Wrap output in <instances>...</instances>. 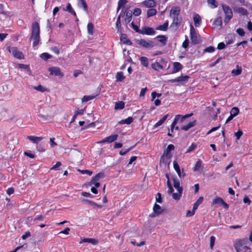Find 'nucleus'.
<instances>
[{
  "mask_svg": "<svg viewBox=\"0 0 252 252\" xmlns=\"http://www.w3.org/2000/svg\"><path fill=\"white\" fill-rule=\"evenodd\" d=\"M31 39L33 40L32 46L35 47L37 46L40 41V27L38 23L36 22H34L32 26V34Z\"/></svg>",
  "mask_w": 252,
  "mask_h": 252,
  "instance_id": "nucleus-1",
  "label": "nucleus"
},
{
  "mask_svg": "<svg viewBox=\"0 0 252 252\" xmlns=\"http://www.w3.org/2000/svg\"><path fill=\"white\" fill-rule=\"evenodd\" d=\"M190 36L191 43L193 44H197L201 42L202 40L200 35L197 34L193 26H190Z\"/></svg>",
  "mask_w": 252,
  "mask_h": 252,
  "instance_id": "nucleus-2",
  "label": "nucleus"
},
{
  "mask_svg": "<svg viewBox=\"0 0 252 252\" xmlns=\"http://www.w3.org/2000/svg\"><path fill=\"white\" fill-rule=\"evenodd\" d=\"M222 7L225 16L224 19V22L225 24H227L229 22L230 20L232 18V11L230 7L226 4H223L222 5Z\"/></svg>",
  "mask_w": 252,
  "mask_h": 252,
  "instance_id": "nucleus-3",
  "label": "nucleus"
},
{
  "mask_svg": "<svg viewBox=\"0 0 252 252\" xmlns=\"http://www.w3.org/2000/svg\"><path fill=\"white\" fill-rule=\"evenodd\" d=\"M7 50L10 53H11L13 56L18 59H23L24 56L23 53L18 50V48L16 47L10 46L7 47Z\"/></svg>",
  "mask_w": 252,
  "mask_h": 252,
  "instance_id": "nucleus-4",
  "label": "nucleus"
},
{
  "mask_svg": "<svg viewBox=\"0 0 252 252\" xmlns=\"http://www.w3.org/2000/svg\"><path fill=\"white\" fill-rule=\"evenodd\" d=\"M135 41L138 45L145 48H152L156 45L154 42L152 40L147 41L144 39H140Z\"/></svg>",
  "mask_w": 252,
  "mask_h": 252,
  "instance_id": "nucleus-5",
  "label": "nucleus"
},
{
  "mask_svg": "<svg viewBox=\"0 0 252 252\" xmlns=\"http://www.w3.org/2000/svg\"><path fill=\"white\" fill-rule=\"evenodd\" d=\"M49 71L50 72V74L52 75L58 76L60 78H62L64 74L61 72V69L58 67H51L48 69Z\"/></svg>",
  "mask_w": 252,
  "mask_h": 252,
  "instance_id": "nucleus-6",
  "label": "nucleus"
},
{
  "mask_svg": "<svg viewBox=\"0 0 252 252\" xmlns=\"http://www.w3.org/2000/svg\"><path fill=\"white\" fill-rule=\"evenodd\" d=\"M163 210L158 204L155 203L153 207V213L150 215V217L154 218L162 214Z\"/></svg>",
  "mask_w": 252,
  "mask_h": 252,
  "instance_id": "nucleus-7",
  "label": "nucleus"
},
{
  "mask_svg": "<svg viewBox=\"0 0 252 252\" xmlns=\"http://www.w3.org/2000/svg\"><path fill=\"white\" fill-rule=\"evenodd\" d=\"M155 33L156 32L153 28L145 26L142 27L140 34L146 35H154Z\"/></svg>",
  "mask_w": 252,
  "mask_h": 252,
  "instance_id": "nucleus-8",
  "label": "nucleus"
},
{
  "mask_svg": "<svg viewBox=\"0 0 252 252\" xmlns=\"http://www.w3.org/2000/svg\"><path fill=\"white\" fill-rule=\"evenodd\" d=\"M213 204H221L223 207L228 209L229 208V205L227 204L226 202L224 201V200L220 197H217L215 198L212 202Z\"/></svg>",
  "mask_w": 252,
  "mask_h": 252,
  "instance_id": "nucleus-9",
  "label": "nucleus"
},
{
  "mask_svg": "<svg viewBox=\"0 0 252 252\" xmlns=\"http://www.w3.org/2000/svg\"><path fill=\"white\" fill-rule=\"evenodd\" d=\"M173 22L171 24V27H175L176 30L180 25L182 18L180 16H176L173 17Z\"/></svg>",
  "mask_w": 252,
  "mask_h": 252,
  "instance_id": "nucleus-10",
  "label": "nucleus"
},
{
  "mask_svg": "<svg viewBox=\"0 0 252 252\" xmlns=\"http://www.w3.org/2000/svg\"><path fill=\"white\" fill-rule=\"evenodd\" d=\"M126 11V9H123L119 15V16L117 18V21H116V28L117 29L118 32H121V17L124 16L125 12Z\"/></svg>",
  "mask_w": 252,
  "mask_h": 252,
  "instance_id": "nucleus-11",
  "label": "nucleus"
},
{
  "mask_svg": "<svg viewBox=\"0 0 252 252\" xmlns=\"http://www.w3.org/2000/svg\"><path fill=\"white\" fill-rule=\"evenodd\" d=\"M242 241L237 240L234 244V247L237 252H242L245 246L242 243Z\"/></svg>",
  "mask_w": 252,
  "mask_h": 252,
  "instance_id": "nucleus-12",
  "label": "nucleus"
},
{
  "mask_svg": "<svg viewBox=\"0 0 252 252\" xmlns=\"http://www.w3.org/2000/svg\"><path fill=\"white\" fill-rule=\"evenodd\" d=\"M189 78L188 75L181 76L176 78L171 79L169 81L171 83L187 82Z\"/></svg>",
  "mask_w": 252,
  "mask_h": 252,
  "instance_id": "nucleus-13",
  "label": "nucleus"
},
{
  "mask_svg": "<svg viewBox=\"0 0 252 252\" xmlns=\"http://www.w3.org/2000/svg\"><path fill=\"white\" fill-rule=\"evenodd\" d=\"M158 39V42H160L162 46H165L167 41V37L163 35H159L154 38V39Z\"/></svg>",
  "mask_w": 252,
  "mask_h": 252,
  "instance_id": "nucleus-14",
  "label": "nucleus"
},
{
  "mask_svg": "<svg viewBox=\"0 0 252 252\" xmlns=\"http://www.w3.org/2000/svg\"><path fill=\"white\" fill-rule=\"evenodd\" d=\"M27 138L31 141L33 143L37 144L43 138L42 137H37L32 135L27 136Z\"/></svg>",
  "mask_w": 252,
  "mask_h": 252,
  "instance_id": "nucleus-15",
  "label": "nucleus"
},
{
  "mask_svg": "<svg viewBox=\"0 0 252 252\" xmlns=\"http://www.w3.org/2000/svg\"><path fill=\"white\" fill-rule=\"evenodd\" d=\"M142 4L146 7H153L156 5V2L154 0H145Z\"/></svg>",
  "mask_w": 252,
  "mask_h": 252,
  "instance_id": "nucleus-16",
  "label": "nucleus"
},
{
  "mask_svg": "<svg viewBox=\"0 0 252 252\" xmlns=\"http://www.w3.org/2000/svg\"><path fill=\"white\" fill-rule=\"evenodd\" d=\"M173 180L174 188L177 189L178 192L182 193L183 188L182 187L180 186L179 181L176 178H173Z\"/></svg>",
  "mask_w": 252,
  "mask_h": 252,
  "instance_id": "nucleus-17",
  "label": "nucleus"
},
{
  "mask_svg": "<svg viewBox=\"0 0 252 252\" xmlns=\"http://www.w3.org/2000/svg\"><path fill=\"white\" fill-rule=\"evenodd\" d=\"M193 21L195 27L200 26L201 23V18L198 14H194L193 16Z\"/></svg>",
  "mask_w": 252,
  "mask_h": 252,
  "instance_id": "nucleus-18",
  "label": "nucleus"
},
{
  "mask_svg": "<svg viewBox=\"0 0 252 252\" xmlns=\"http://www.w3.org/2000/svg\"><path fill=\"white\" fill-rule=\"evenodd\" d=\"M121 41L124 44L127 45H131L132 44L131 41L127 38V36L126 34L123 33L121 34L120 37Z\"/></svg>",
  "mask_w": 252,
  "mask_h": 252,
  "instance_id": "nucleus-19",
  "label": "nucleus"
},
{
  "mask_svg": "<svg viewBox=\"0 0 252 252\" xmlns=\"http://www.w3.org/2000/svg\"><path fill=\"white\" fill-rule=\"evenodd\" d=\"M169 117V114H166L160 120L156 123V124L154 125V127L157 128L161 126Z\"/></svg>",
  "mask_w": 252,
  "mask_h": 252,
  "instance_id": "nucleus-20",
  "label": "nucleus"
},
{
  "mask_svg": "<svg viewBox=\"0 0 252 252\" xmlns=\"http://www.w3.org/2000/svg\"><path fill=\"white\" fill-rule=\"evenodd\" d=\"M182 68V64L178 62H175L173 63V73H176L180 71Z\"/></svg>",
  "mask_w": 252,
  "mask_h": 252,
  "instance_id": "nucleus-21",
  "label": "nucleus"
},
{
  "mask_svg": "<svg viewBox=\"0 0 252 252\" xmlns=\"http://www.w3.org/2000/svg\"><path fill=\"white\" fill-rule=\"evenodd\" d=\"M82 202L84 203H87L91 206H96L99 208H101L102 207V206L100 205H98L97 203L94 202L93 201L87 199H83L82 200Z\"/></svg>",
  "mask_w": 252,
  "mask_h": 252,
  "instance_id": "nucleus-22",
  "label": "nucleus"
},
{
  "mask_svg": "<svg viewBox=\"0 0 252 252\" xmlns=\"http://www.w3.org/2000/svg\"><path fill=\"white\" fill-rule=\"evenodd\" d=\"M126 18L125 22L126 24L129 23L132 19V12L131 11H126Z\"/></svg>",
  "mask_w": 252,
  "mask_h": 252,
  "instance_id": "nucleus-23",
  "label": "nucleus"
},
{
  "mask_svg": "<svg viewBox=\"0 0 252 252\" xmlns=\"http://www.w3.org/2000/svg\"><path fill=\"white\" fill-rule=\"evenodd\" d=\"M173 167H174L175 170L178 174L179 177L181 178V172L180 166L178 165V163L176 161L174 160L173 162Z\"/></svg>",
  "mask_w": 252,
  "mask_h": 252,
  "instance_id": "nucleus-24",
  "label": "nucleus"
},
{
  "mask_svg": "<svg viewBox=\"0 0 252 252\" xmlns=\"http://www.w3.org/2000/svg\"><path fill=\"white\" fill-rule=\"evenodd\" d=\"M89 243L94 245H95L97 243V241L94 238H84L80 242V243Z\"/></svg>",
  "mask_w": 252,
  "mask_h": 252,
  "instance_id": "nucleus-25",
  "label": "nucleus"
},
{
  "mask_svg": "<svg viewBox=\"0 0 252 252\" xmlns=\"http://www.w3.org/2000/svg\"><path fill=\"white\" fill-rule=\"evenodd\" d=\"M78 5L80 7H83L85 11H88V6L85 0H78Z\"/></svg>",
  "mask_w": 252,
  "mask_h": 252,
  "instance_id": "nucleus-26",
  "label": "nucleus"
},
{
  "mask_svg": "<svg viewBox=\"0 0 252 252\" xmlns=\"http://www.w3.org/2000/svg\"><path fill=\"white\" fill-rule=\"evenodd\" d=\"M133 119L132 117H129L125 120H121V121H120L119 122V124L120 125H123L125 124H126L127 125H129L133 122Z\"/></svg>",
  "mask_w": 252,
  "mask_h": 252,
  "instance_id": "nucleus-27",
  "label": "nucleus"
},
{
  "mask_svg": "<svg viewBox=\"0 0 252 252\" xmlns=\"http://www.w3.org/2000/svg\"><path fill=\"white\" fill-rule=\"evenodd\" d=\"M203 201V197L202 196L199 197V198L194 203L193 206V210H196L198 208V206L202 203Z\"/></svg>",
  "mask_w": 252,
  "mask_h": 252,
  "instance_id": "nucleus-28",
  "label": "nucleus"
},
{
  "mask_svg": "<svg viewBox=\"0 0 252 252\" xmlns=\"http://www.w3.org/2000/svg\"><path fill=\"white\" fill-rule=\"evenodd\" d=\"M97 94L96 95H84L82 98V102H87L89 100L94 99Z\"/></svg>",
  "mask_w": 252,
  "mask_h": 252,
  "instance_id": "nucleus-29",
  "label": "nucleus"
},
{
  "mask_svg": "<svg viewBox=\"0 0 252 252\" xmlns=\"http://www.w3.org/2000/svg\"><path fill=\"white\" fill-rule=\"evenodd\" d=\"M125 107V102L123 101H120L118 102H116L115 106V109H123Z\"/></svg>",
  "mask_w": 252,
  "mask_h": 252,
  "instance_id": "nucleus-30",
  "label": "nucleus"
},
{
  "mask_svg": "<svg viewBox=\"0 0 252 252\" xmlns=\"http://www.w3.org/2000/svg\"><path fill=\"white\" fill-rule=\"evenodd\" d=\"M118 137V134H113L106 137V140L107 141V143H110L115 141L117 139Z\"/></svg>",
  "mask_w": 252,
  "mask_h": 252,
  "instance_id": "nucleus-31",
  "label": "nucleus"
},
{
  "mask_svg": "<svg viewBox=\"0 0 252 252\" xmlns=\"http://www.w3.org/2000/svg\"><path fill=\"white\" fill-rule=\"evenodd\" d=\"M116 81L121 82L125 79V77L124 76L123 72L119 71V72H117V73L116 74Z\"/></svg>",
  "mask_w": 252,
  "mask_h": 252,
  "instance_id": "nucleus-32",
  "label": "nucleus"
},
{
  "mask_svg": "<svg viewBox=\"0 0 252 252\" xmlns=\"http://www.w3.org/2000/svg\"><path fill=\"white\" fill-rule=\"evenodd\" d=\"M168 22H166L163 25H159L158 26L156 30H160L162 31H166L168 29Z\"/></svg>",
  "mask_w": 252,
  "mask_h": 252,
  "instance_id": "nucleus-33",
  "label": "nucleus"
},
{
  "mask_svg": "<svg viewBox=\"0 0 252 252\" xmlns=\"http://www.w3.org/2000/svg\"><path fill=\"white\" fill-rule=\"evenodd\" d=\"M195 122H190L187 125L182 127L181 129L184 130H188L194 126Z\"/></svg>",
  "mask_w": 252,
  "mask_h": 252,
  "instance_id": "nucleus-34",
  "label": "nucleus"
},
{
  "mask_svg": "<svg viewBox=\"0 0 252 252\" xmlns=\"http://www.w3.org/2000/svg\"><path fill=\"white\" fill-rule=\"evenodd\" d=\"M152 67L155 70H159L162 69V66L158 62H156L152 64Z\"/></svg>",
  "mask_w": 252,
  "mask_h": 252,
  "instance_id": "nucleus-35",
  "label": "nucleus"
},
{
  "mask_svg": "<svg viewBox=\"0 0 252 252\" xmlns=\"http://www.w3.org/2000/svg\"><path fill=\"white\" fill-rule=\"evenodd\" d=\"M88 32L91 35H93L94 32V27L92 23H88L87 25Z\"/></svg>",
  "mask_w": 252,
  "mask_h": 252,
  "instance_id": "nucleus-36",
  "label": "nucleus"
},
{
  "mask_svg": "<svg viewBox=\"0 0 252 252\" xmlns=\"http://www.w3.org/2000/svg\"><path fill=\"white\" fill-rule=\"evenodd\" d=\"M201 164H202L201 160L200 159L198 160L195 163V166L193 168V171H199V169H200V168L201 167Z\"/></svg>",
  "mask_w": 252,
  "mask_h": 252,
  "instance_id": "nucleus-37",
  "label": "nucleus"
},
{
  "mask_svg": "<svg viewBox=\"0 0 252 252\" xmlns=\"http://www.w3.org/2000/svg\"><path fill=\"white\" fill-rule=\"evenodd\" d=\"M65 10L67 11L69 13H71V14H73L74 16H76V13L74 11V10L72 9L70 3H68L67 4Z\"/></svg>",
  "mask_w": 252,
  "mask_h": 252,
  "instance_id": "nucleus-38",
  "label": "nucleus"
},
{
  "mask_svg": "<svg viewBox=\"0 0 252 252\" xmlns=\"http://www.w3.org/2000/svg\"><path fill=\"white\" fill-rule=\"evenodd\" d=\"M140 60L141 64L143 65L146 66V67L148 66L149 62H148V59L147 57H142L140 58Z\"/></svg>",
  "mask_w": 252,
  "mask_h": 252,
  "instance_id": "nucleus-39",
  "label": "nucleus"
},
{
  "mask_svg": "<svg viewBox=\"0 0 252 252\" xmlns=\"http://www.w3.org/2000/svg\"><path fill=\"white\" fill-rule=\"evenodd\" d=\"M207 2L212 8H216L218 6V2L216 0H208Z\"/></svg>",
  "mask_w": 252,
  "mask_h": 252,
  "instance_id": "nucleus-40",
  "label": "nucleus"
},
{
  "mask_svg": "<svg viewBox=\"0 0 252 252\" xmlns=\"http://www.w3.org/2000/svg\"><path fill=\"white\" fill-rule=\"evenodd\" d=\"M242 72V69L241 67L238 66H237V69H233L232 70L231 73L234 76H237L240 75L241 73Z\"/></svg>",
  "mask_w": 252,
  "mask_h": 252,
  "instance_id": "nucleus-41",
  "label": "nucleus"
},
{
  "mask_svg": "<svg viewBox=\"0 0 252 252\" xmlns=\"http://www.w3.org/2000/svg\"><path fill=\"white\" fill-rule=\"evenodd\" d=\"M157 13V10L155 9L150 8L147 11V17H150L151 16H154Z\"/></svg>",
  "mask_w": 252,
  "mask_h": 252,
  "instance_id": "nucleus-42",
  "label": "nucleus"
},
{
  "mask_svg": "<svg viewBox=\"0 0 252 252\" xmlns=\"http://www.w3.org/2000/svg\"><path fill=\"white\" fill-rule=\"evenodd\" d=\"M239 112V109L238 108L234 107L232 108L230 111V114L234 117L236 116Z\"/></svg>",
  "mask_w": 252,
  "mask_h": 252,
  "instance_id": "nucleus-43",
  "label": "nucleus"
},
{
  "mask_svg": "<svg viewBox=\"0 0 252 252\" xmlns=\"http://www.w3.org/2000/svg\"><path fill=\"white\" fill-rule=\"evenodd\" d=\"M41 58L45 61H47L52 57V56L47 53H43L40 55Z\"/></svg>",
  "mask_w": 252,
  "mask_h": 252,
  "instance_id": "nucleus-44",
  "label": "nucleus"
},
{
  "mask_svg": "<svg viewBox=\"0 0 252 252\" xmlns=\"http://www.w3.org/2000/svg\"><path fill=\"white\" fill-rule=\"evenodd\" d=\"M180 9L179 8H176L175 9H172L170 11V14H172L173 16H179L180 14Z\"/></svg>",
  "mask_w": 252,
  "mask_h": 252,
  "instance_id": "nucleus-45",
  "label": "nucleus"
},
{
  "mask_svg": "<svg viewBox=\"0 0 252 252\" xmlns=\"http://www.w3.org/2000/svg\"><path fill=\"white\" fill-rule=\"evenodd\" d=\"M127 2V0H119L118 1V5L117 11Z\"/></svg>",
  "mask_w": 252,
  "mask_h": 252,
  "instance_id": "nucleus-46",
  "label": "nucleus"
},
{
  "mask_svg": "<svg viewBox=\"0 0 252 252\" xmlns=\"http://www.w3.org/2000/svg\"><path fill=\"white\" fill-rule=\"evenodd\" d=\"M104 176V173H98L93 178L94 179V181H98L100 179L103 178Z\"/></svg>",
  "mask_w": 252,
  "mask_h": 252,
  "instance_id": "nucleus-47",
  "label": "nucleus"
},
{
  "mask_svg": "<svg viewBox=\"0 0 252 252\" xmlns=\"http://www.w3.org/2000/svg\"><path fill=\"white\" fill-rule=\"evenodd\" d=\"M196 148V145L192 143L187 149L186 153H189L193 151Z\"/></svg>",
  "mask_w": 252,
  "mask_h": 252,
  "instance_id": "nucleus-48",
  "label": "nucleus"
},
{
  "mask_svg": "<svg viewBox=\"0 0 252 252\" xmlns=\"http://www.w3.org/2000/svg\"><path fill=\"white\" fill-rule=\"evenodd\" d=\"M215 48L213 46H210L206 48L204 50V52L212 53L215 51Z\"/></svg>",
  "mask_w": 252,
  "mask_h": 252,
  "instance_id": "nucleus-49",
  "label": "nucleus"
},
{
  "mask_svg": "<svg viewBox=\"0 0 252 252\" xmlns=\"http://www.w3.org/2000/svg\"><path fill=\"white\" fill-rule=\"evenodd\" d=\"M237 11L239 13H241L243 15H246L247 13V10L243 7H238L237 9Z\"/></svg>",
  "mask_w": 252,
  "mask_h": 252,
  "instance_id": "nucleus-50",
  "label": "nucleus"
},
{
  "mask_svg": "<svg viewBox=\"0 0 252 252\" xmlns=\"http://www.w3.org/2000/svg\"><path fill=\"white\" fill-rule=\"evenodd\" d=\"M179 118H180L179 116H175V117L174 118V120L173 122H172V123L171 124V127H175V126L177 125V123L179 121Z\"/></svg>",
  "mask_w": 252,
  "mask_h": 252,
  "instance_id": "nucleus-51",
  "label": "nucleus"
},
{
  "mask_svg": "<svg viewBox=\"0 0 252 252\" xmlns=\"http://www.w3.org/2000/svg\"><path fill=\"white\" fill-rule=\"evenodd\" d=\"M215 240H216V238H215V236H211L210 237V247L211 249H213V247L214 246L215 242Z\"/></svg>",
  "mask_w": 252,
  "mask_h": 252,
  "instance_id": "nucleus-52",
  "label": "nucleus"
},
{
  "mask_svg": "<svg viewBox=\"0 0 252 252\" xmlns=\"http://www.w3.org/2000/svg\"><path fill=\"white\" fill-rule=\"evenodd\" d=\"M18 67L19 68H24L25 69H27L28 71H30V67L28 65L24 64L22 63H19L18 64Z\"/></svg>",
  "mask_w": 252,
  "mask_h": 252,
  "instance_id": "nucleus-53",
  "label": "nucleus"
},
{
  "mask_svg": "<svg viewBox=\"0 0 252 252\" xmlns=\"http://www.w3.org/2000/svg\"><path fill=\"white\" fill-rule=\"evenodd\" d=\"M141 13V10L140 8H136L133 10V14L134 16H138Z\"/></svg>",
  "mask_w": 252,
  "mask_h": 252,
  "instance_id": "nucleus-54",
  "label": "nucleus"
},
{
  "mask_svg": "<svg viewBox=\"0 0 252 252\" xmlns=\"http://www.w3.org/2000/svg\"><path fill=\"white\" fill-rule=\"evenodd\" d=\"M182 195V193H173L172 194L173 198L177 200H178L180 199Z\"/></svg>",
  "mask_w": 252,
  "mask_h": 252,
  "instance_id": "nucleus-55",
  "label": "nucleus"
},
{
  "mask_svg": "<svg viewBox=\"0 0 252 252\" xmlns=\"http://www.w3.org/2000/svg\"><path fill=\"white\" fill-rule=\"evenodd\" d=\"M189 40L188 37L186 35V39L182 44V47L185 49L187 48L189 46Z\"/></svg>",
  "mask_w": 252,
  "mask_h": 252,
  "instance_id": "nucleus-56",
  "label": "nucleus"
},
{
  "mask_svg": "<svg viewBox=\"0 0 252 252\" xmlns=\"http://www.w3.org/2000/svg\"><path fill=\"white\" fill-rule=\"evenodd\" d=\"M131 25L132 28L135 30V31L136 32H138L139 33H141V29H139V28L138 27V26H137L136 25L134 24L133 22H132L131 23Z\"/></svg>",
  "mask_w": 252,
  "mask_h": 252,
  "instance_id": "nucleus-57",
  "label": "nucleus"
},
{
  "mask_svg": "<svg viewBox=\"0 0 252 252\" xmlns=\"http://www.w3.org/2000/svg\"><path fill=\"white\" fill-rule=\"evenodd\" d=\"M237 33L241 36H243L245 35V32L242 28H238L236 30Z\"/></svg>",
  "mask_w": 252,
  "mask_h": 252,
  "instance_id": "nucleus-58",
  "label": "nucleus"
},
{
  "mask_svg": "<svg viewBox=\"0 0 252 252\" xmlns=\"http://www.w3.org/2000/svg\"><path fill=\"white\" fill-rule=\"evenodd\" d=\"M151 95H152V101H153L156 98V96L160 97L161 96L162 94L157 93L156 92H153L152 93Z\"/></svg>",
  "mask_w": 252,
  "mask_h": 252,
  "instance_id": "nucleus-59",
  "label": "nucleus"
},
{
  "mask_svg": "<svg viewBox=\"0 0 252 252\" xmlns=\"http://www.w3.org/2000/svg\"><path fill=\"white\" fill-rule=\"evenodd\" d=\"M242 134L243 131L241 130H239L237 132L234 133L235 136L236 137L237 140H239Z\"/></svg>",
  "mask_w": 252,
  "mask_h": 252,
  "instance_id": "nucleus-60",
  "label": "nucleus"
},
{
  "mask_svg": "<svg viewBox=\"0 0 252 252\" xmlns=\"http://www.w3.org/2000/svg\"><path fill=\"white\" fill-rule=\"evenodd\" d=\"M34 89L41 92H44L45 90V88L41 85H38L37 87H34Z\"/></svg>",
  "mask_w": 252,
  "mask_h": 252,
  "instance_id": "nucleus-61",
  "label": "nucleus"
},
{
  "mask_svg": "<svg viewBox=\"0 0 252 252\" xmlns=\"http://www.w3.org/2000/svg\"><path fill=\"white\" fill-rule=\"evenodd\" d=\"M84 111H85V109H77V110L75 112V116L83 115Z\"/></svg>",
  "mask_w": 252,
  "mask_h": 252,
  "instance_id": "nucleus-62",
  "label": "nucleus"
},
{
  "mask_svg": "<svg viewBox=\"0 0 252 252\" xmlns=\"http://www.w3.org/2000/svg\"><path fill=\"white\" fill-rule=\"evenodd\" d=\"M90 185H94L96 188H98L100 186V183L98 182V181H94V179L92 178L90 182Z\"/></svg>",
  "mask_w": 252,
  "mask_h": 252,
  "instance_id": "nucleus-63",
  "label": "nucleus"
},
{
  "mask_svg": "<svg viewBox=\"0 0 252 252\" xmlns=\"http://www.w3.org/2000/svg\"><path fill=\"white\" fill-rule=\"evenodd\" d=\"M62 165V163L60 161H58L55 165H54L51 168V170H57L58 169V167H59Z\"/></svg>",
  "mask_w": 252,
  "mask_h": 252,
  "instance_id": "nucleus-64",
  "label": "nucleus"
}]
</instances>
